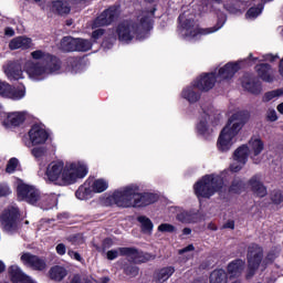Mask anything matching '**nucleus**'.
Instances as JSON below:
<instances>
[{"instance_id":"nucleus-6","label":"nucleus","mask_w":283,"mask_h":283,"mask_svg":"<svg viewBox=\"0 0 283 283\" xmlns=\"http://www.w3.org/2000/svg\"><path fill=\"white\" fill-rule=\"evenodd\" d=\"M179 22L181 23L179 34L186 41H197V39H201V36H207L218 32V30L224 25V23H221L216 27L200 29L193 20L187 19L186 13L179 15Z\"/></svg>"},{"instance_id":"nucleus-20","label":"nucleus","mask_w":283,"mask_h":283,"mask_svg":"<svg viewBox=\"0 0 283 283\" xmlns=\"http://www.w3.org/2000/svg\"><path fill=\"white\" fill-rule=\"evenodd\" d=\"M4 74L9 81H21L25 78L23 70H21V63L12 62L4 67Z\"/></svg>"},{"instance_id":"nucleus-13","label":"nucleus","mask_w":283,"mask_h":283,"mask_svg":"<svg viewBox=\"0 0 283 283\" xmlns=\"http://www.w3.org/2000/svg\"><path fill=\"white\" fill-rule=\"evenodd\" d=\"M249 156H251L249 146L242 145L237 148L233 155V163L230 165V170L234 174H237V171H240L247 165Z\"/></svg>"},{"instance_id":"nucleus-54","label":"nucleus","mask_w":283,"mask_h":283,"mask_svg":"<svg viewBox=\"0 0 283 283\" xmlns=\"http://www.w3.org/2000/svg\"><path fill=\"white\" fill-rule=\"evenodd\" d=\"M268 118L269 120H271L272 123L277 120V113L275 112V109H270L268 112Z\"/></svg>"},{"instance_id":"nucleus-58","label":"nucleus","mask_w":283,"mask_h":283,"mask_svg":"<svg viewBox=\"0 0 283 283\" xmlns=\"http://www.w3.org/2000/svg\"><path fill=\"white\" fill-rule=\"evenodd\" d=\"M193 244H190V245H188V247H186V248H184V249H181V250H179V253H187V252H189V251H193Z\"/></svg>"},{"instance_id":"nucleus-19","label":"nucleus","mask_w":283,"mask_h":283,"mask_svg":"<svg viewBox=\"0 0 283 283\" xmlns=\"http://www.w3.org/2000/svg\"><path fill=\"white\" fill-rule=\"evenodd\" d=\"M176 211L177 220L182 222V224H196L202 220V214L200 212L187 211L180 208H172Z\"/></svg>"},{"instance_id":"nucleus-35","label":"nucleus","mask_w":283,"mask_h":283,"mask_svg":"<svg viewBox=\"0 0 283 283\" xmlns=\"http://www.w3.org/2000/svg\"><path fill=\"white\" fill-rule=\"evenodd\" d=\"M250 186L252 191L255 193V196H259V198H264L266 196V187L260 182V179L258 177H253L250 180Z\"/></svg>"},{"instance_id":"nucleus-49","label":"nucleus","mask_w":283,"mask_h":283,"mask_svg":"<svg viewBox=\"0 0 283 283\" xmlns=\"http://www.w3.org/2000/svg\"><path fill=\"white\" fill-rule=\"evenodd\" d=\"M272 201L274 205H282L283 196L280 192H276L272 196Z\"/></svg>"},{"instance_id":"nucleus-41","label":"nucleus","mask_w":283,"mask_h":283,"mask_svg":"<svg viewBox=\"0 0 283 283\" xmlns=\"http://www.w3.org/2000/svg\"><path fill=\"white\" fill-rule=\"evenodd\" d=\"M138 222H140L142 231H144V233H151V231H154V223L151 222V220H149V218L139 217Z\"/></svg>"},{"instance_id":"nucleus-43","label":"nucleus","mask_w":283,"mask_h":283,"mask_svg":"<svg viewBox=\"0 0 283 283\" xmlns=\"http://www.w3.org/2000/svg\"><path fill=\"white\" fill-rule=\"evenodd\" d=\"M157 230L159 233H175L176 228L174 224L170 223H161L158 226Z\"/></svg>"},{"instance_id":"nucleus-50","label":"nucleus","mask_w":283,"mask_h":283,"mask_svg":"<svg viewBox=\"0 0 283 283\" xmlns=\"http://www.w3.org/2000/svg\"><path fill=\"white\" fill-rule=\"evenodd\" d=\"M55 251H56V253L59 254V255H65V253H66V248H65V244H63V243H59L57 245H56V248H55Z\"/></svg>"},{"instance_id":"nucleus-33","label":"nucleus","mask_w":283,"mask_h":283,"mask_svg":"<svg viewBox=\"0 0 283 283\" xmlns=\"http://www.w3.org/2000/svg\"><path fill=\"white\" fill-rule=\"evenodd\" d=\"M88 185H91L93 193H103L109 188V182L105 179L88 180Z\"/></svg>"},{"instance_id":"nucleus-7","label":"nucleus","mask_w":283,"mask_h":283,"mask_svg":"<svg viewBox=\"0 0 283 283\" xmlns=\"http://www.w3.org/2000/svg\"><path fill=\"white\" fill-rule=\"evenodd\" d=\"M193 191L199 200L211 198V196L224 191V180L220 175H206L193 185Z\"/></svg>"},{"instance_id":"nucleus-60","label":"nucleus","mask_w":283,"mask_h":283,"mask_svg":"<svg viewBox=\"0 0 283 283\" xmlns=\"http://www.w3.org/2000/svg\"><path fill=\"white\" fill-rule=\"evenodd\" d=\"M224 229H235V222H233V221H228V222L224 224Z\"/></svg>"},{"instance_id":"nucleus-16","label":"nucleus","mask_w":283,"mask_h":283,"mask_svg":"<svg viewBox=\"0 0 283 283\" xmlns=\"http://www.w3.org/2000/svg\"><path fill=\"white\" fill-rule=\"evenodd\" d=\"M17 218H19V208L11 206L6 209L1 216V224L6 231H12L17 227Z\"/></svg>"},{"instance_id":"nucleus-31","label":"nucleus","mask_w":283,"mask_h":283,"mask_svg":"<svg viewBox=\"0 0 283 283\" xmlns=\"http://www.w3.org/2000/svg\"><path fill=\"white\" fill-rule=\"evenodd\" d=\"M93 193L94 191L92 190L90 181H86L85 184L78 187V189L75 192V196L77 200H90Z\"/></svg>"},{"instance_id":"nucleus-22","label":"nucleus","mask_w":283,"mask_h":283,"mask_svg":"<svg viewBox=\"0 0 283 283\" xmlns=\"http://www.w3.org/2000/svg\"><path fill=\"white\" fill-rule=\"evenodd\" d=\"M241 85L247 90V92H250L251 94H260V92H262V85L260 84V81H258L251 74H245L242 77Z\"/></svg>"},{"instance_id":"nucleus-27","label":"nucleus","mask_w":283,"mask_h":283,"mask_svg":"<svg viewBox=\"0 0 283 283\" xmlns=\"http://www.w3.org/2000/svg\"><path fill=\"white\" fill-rule=\"evenodd\" d=\"M198 86L192 82L190 86H187L181 92V98L188 101V103H198L200 101V93H198Z\"/></svg>"},{"instance_id":"nucleus-2","label":"nucleus","mask_w":283,"mask_h":283,"mask_svg":"<svg viewBox=\"0 0 283 283\" xmlns=\"http://www.w3.org/2000/svg\"><path fill=\"white\" fill-rule=\"evenodd\" d=\"M139 187L136 184H130L120 188L112 195L102 197L101 202L104 207H147L158 201V195L151 192L138 193Z\"/></svg>"},{"instance_id":"nucleus-1","label":"nucleus","mask_w":283,"mask_h":283,"mask_svg":"<svg viewBox=\"0 0 283 283\" xmlns=\"http://www.w3.org/2000/svg\"><path fill=\"white\" fill-rule=\"evenodd\" d=\"M90 174L85 161L56 159L46 166L45 181L56 187H70L83 180Z\"/></svg>"},{"instance_id":"nucleus-62","label":"nucleus","mask_w":283,"mask_h":283,"mask_svg":"<svg viewBox=\"0 0 283 283\" xmlns=\"http://www.w3.org/2000/svg\"><path fill=\"white\" fill-rule=\"evenodd\" d=\"M182 234H184V235H191V229H190V228H185V229L182 230Z\"/></svg>"},{"instance_id":"nucleus-25","label":"nucleus","mask_w":283,"mask_h":283,"mask_svg":"<svg viewBox=\"0 0 283 283\" xmlns=\"http://www.w3.org/2000/svg\"><path fill=\"white\" fill-rule=\"evenodd\" d=\"M120 252L125 253V255L128 256V260H132V262H135V264H140L149 260V258H147L145 253L136 249L126 248V249H122Z\"/></svg>"},{"instance_id":"nucleus-53","label":"nucleus","mask_w":283,"mask_h":283,"mask_svg":"<svg viewBox=\"0 0 283 283\" xmlns=\"http://www.w3.org/2000/svg\"><path fill=\"white\" fill-rule=\"evenodd\" d=\"M108 282H109L108 276H104V277L99 279L98 281H96L94 279L86 280V283H108Z\"/></svg>"},{"instance_id":"nucleus-57","label":"nucleus","mask_w":283,"mask_h":283,"mask_svg":"<svg viewBox=\"0 0 283 283\" xmlns=\"http://www.w3.org/2000/svg\"><path fill=\"white\" fill-rule=\"evenodd\" d=\"M6 36H14V29L8 27L4 29Z\"/></svg>"},{"instance_id":"nucleus-64","label":"nucleus","mask_w":283,"mask_h":283,"mask_svg":"<svg viewBox=\"0 0 283 283\" xmlns=\"http://www.w3.org/2000/svg\"><path fill=\"white\" fill-rule=\"evenodd\" d=\"M279 72L283 76V59L281 60Z\"/></svg>"},{"instance_id":"nucleus-3","label":"nucleus","mask_w":283,"mask_h":283,"mask_svg":"<svg viewBox=\"0 0 283 283\" xmlns=\"http://www.w3.org/2000/svg\"><path fill=\"white\" fill-rule=\"evenodd\" d=\"M31 57L33 61L24 63V72L31 81H44L50 74H56L61 70V60L43 50L32 51Z\"/></svg>"},{"instance_id":"nucleus-45","label":"nucleus","mask_w":283,"mask_h":283,"mask_svg":"<svg viewBox=\"0 0 283 283\" xmlns=\"http://www.w3.org/2000/svg\"><path fill=\"white\" fill-rule=\"evenodd\" d=\"M123 249H127V248H119L117 250H109L106 253L107 260H116V258H118V255H125V253L120 251Z\"/></svg>"},{"instance_id":"nucleus-59","label":"nucleus","mask_w":283,"mask_h":283,"mask_svg":"<svg viewBox=\"0 0 283 283\" xmlns=\"http://www.w3.org/2000/svg\"><path fill=\"white\" fill-rule=\"evenodd\" d=\"M277 258V253H270V254H268V256H266V262H273V260H275Z\"/></svg>"},{"instance_id":"nucleus-23","label":"nucleus","mask_w":283,"mask_h":283,"mask_svg":"<svg viewBox=\"0 0 283 283\" xmlns=\"http://www.w3.org/2000/svg\"><path fill=\"white\" fill-rule=\"evenodd\" d=\"M20 260L22 264L30 266L31 269H35L36 271H43V269H45V261L30 253H22Z\"/></svg>"},{"instance_id":"nucleus-32","label":"nucleus","mask_w":283,"mask_h":283,"mask_svg":"<svg viewBox=\"0 0 283 283\" xmlns=\"http://www.w3.org/2000/svg\"><path fill=\"white\" fill-rule=\"evenodd\" d=\"M242 271H244V262L240 259L232 261L228 265V273L231 277H239V275H242Z\"/></svg>"},{"instance_id":"nucleus-24","label":"nucleus","mask_w":283,"mask_h":283,"mask_svg":"<svg viewBox=\"0 0 283 283\" xmlns=\"http://www.w3.org/2000/svg\"><path fill=\"white\" fill-rule=\"evenodd\" d=\"M247 147L249 148L250 156L254 163H258L255 160L256 156H260L261 151H264V142L260 137H252Z\"/></svg>"},{"instance_id":"nucleus-26","label":"nucleus","mask_w":283,"mask_h":283,"mask_svg":"<svg viewBox=\"0 0 283 283\" xmlns=\"http://www.w3.org/2000/svg\"><path fill=\"white\" fill-rule=\"evenodd\" d=\"M11 50H28L32 48V39L28 36H17L9 42Z\"/></svg>"},{"instance_id":"nucleus-61","label":"nucleus","mask_w":283,"mask_h":283,"mask_svg":"<svg viewBox=\"0 0 283 283\" xmlns=\"http://www.w3.org/2000/svg\"><path fill=\"white\" fill-rule=\"evenodd\" d=\"M277 59V55H271V54H268L264 56V61H275Z\"/></svg>"},{"instance_id":"nucleus-29","label":"nucleus","mask_w":283,"mask_h":283,"mask_svg":"<svg viewBox=\"0 0 283 283\" xmlns=\"http://www.w3.org/2000/svg\"><path fill=\"white\" fill-rule=\"evenodd\" d=\"M256 73L260 76V78H262V81H265V83H271L274 78L273 70L269 64L258 65Z\"/></svg>"},{"instance_id":"nucleus-44","label":"nucleus","mask_w":283,"mask_h":283,"mask_svg":"<svg viewBox=\"0 0 283 283\" xmlns=\"http://www.w3.org/2000/svg\"><path fill=\"white\" fill-rule=\"evenodd\" d=\"M17 167H19V159L17 158H11L7 165V174H14L17 170Z\"/></svg>"},{"instance_id":"nucleus-47","label":"nucleus","mask_w":283,"mask_h":283,"mask_svg":"<svg viewBox=\"0 0 283 283\" xmlns=\"http://www.w3.org/2000/svg\"><path fill=\"white\" fill-rule=\"evenodd\" d=\"M125 273L130 277H136V275H138V268L137 266L125 268Z\"/></svg>"},{"instance_id":"nucleus-5","label":"nucleus","mask_w":283,"mask_h":283,"mask_svg":"<svg viewBox=\"0 0 283 283\" xmlns=\"http://www.w3.org/2000/svg\"><path fill=\"white\" fill-rule=\"evenodd\" d=\"M242 129V122L238 115H232L228 124L222 128L217 140L219 151H229L238 143V134Z\"/></svg>"},{"instance_id":"nucleus-17","label":"nucleus","mask_w":283,"mask_h":283,"mask_svg":"<svg viewBox=\"0 0 283 283\" xmlns=\"http://www.w3.org/2000/svg\"><path fill=\"white\" fill-rule=\"evenodd\" d=\"M118 14H120V10L117 7H111L95 19L92 29L94 30L96 28H103V25H109L114 19L118 18Z\"/></svg>"},{"instance_id":"nucleus-15","label":"nucleus","mask_w":283,"mask_h":283,"mask_svg":"<svg viewBox=\"0 0 283 283\" xmlns=\"http://www.w3.org/2000/svg\"><path fill=\"white\" fill-rule=\"evenodd\" d=\"M29 138L32 145H45L48 138H50V133L43 124H35L29 130Z\"/></svg>"},{"instance_id":"nucleus-36","label":"nucleus","mask_w":283,"mask_h":283,"mask_svg":"<svg viewBox=\"0 0 283 283\" xmlns=\"http://www.w3.org/2000/svg\"><path fill=\"white\" fill-rule=\"evenodd\" d=\"M50 279L54 280V282H61L67 275V270L61 265H55L51 268L49 272Z\"/></svg>"},{"instance_id":"nucleus-18","label":"nucleus","mask_w":283,"mask_h":283,"mask_svg":"<svg viewBox=\"0 0 283 283\" xmlns=\"http://www.w3.org/2000/svg\"><path fill=\"white\" fill-rule=\"evenodd\" d=\"M192 83H195V87H198L201 92H209V90H213L216 83H218V77L216 73H206L200 75Z\"/></svg>"},{"instance_id":"nucleus-56","label":"nucleus","mask_w":283,"mask_h":283,"mask_svg":"<svg viewBox=\"0 0 283 283\" xmlns=\"http://www.w3.org/2000/svg\"><path fill=\"white\" fill-rule=\"evenodd\" d=\"M240 187H242V181H233V184L231 186V191L238 192V189H240Z\"/></svg>"},{"instance_id":"nucleus-48","label":"nucleus","mask_w":283,"mask_h":283,"mask_svg":"<svg viewBox=\"0 0 283 283\" xmlns=\"http://www.w3.org/2000/svg\"><path fill=\"white\" fill-rule=\"evenodd\" d=\"M10 193H12L10 187L6 185H0V198H2V196H10Z\"/></svg>"},{"instance_id":"nucleus-52","label":"nucleus","mask_w":283,"mask_h":283,"mask_svg":"<svg viewBox=\"0 0 283 283\" xmlns=\"http://www.w3.org/2000/svg\"><path fill=\"white\" fill-rule=\"evenodd\" d=\"M67 254L70 255V258H72L73 260H76L77 262L83 261V258H81V254H78V252H74V251L70 250L67 252Z\"/></svg>"},{"instance_id":"nucleus-63","label":"nucleus","mask_w":283,"mask_h":283,"mask_svg":"<svg viewBox=\"0 0 283 283\" xmlns=\"http://www.w3.org/2000/svg\"><path fill=\"white\" fill-rule=\"evenodd\" d=\"M277 112H279L280 114H283V103H281V104L277 105Z\"/></svg>"},{"instance_id":"nucleus-40","label":"nucleus","mask_w":283,"mask_h":283,"mask_svg":"<svg viewBox=\"0 0 283 283\" xmlns=\"http://www.w3.org/2000/svg\"><path fill=\"white\" fill-rule=\"evenodd\" d=\"M263 8H264L263 3H259L258 7L250 8L245 14V19H249V20L258 19V17L262 14Z\"/></svg>"},{"instance_id":"nucleus-12","label":"nucleus","mask_w":283,"mask_h":283,"mask_svg":"<svg viewBox=\"0 0 283 283\" xmlns=\"http://www.w3.org/2000/svg\"><path fill=\"white\" fill-rule=\"evenodd\" d=\"M0 96L10 101H21V98H25V86L14 87L8 82L0 81Z\"/></svg>"},{"instance_id":"nucleus-8","label":"nucleus","mask_w":283,"mask_h":283,"mask_svg":"<svg viewBox=\"0 0 283 283\" xmlns=\"http://www.w3.org/2000/svg\"><path fill=\"white\" fill-rule=\"evenodd\" d=\"M216 120H220V116L213 106H205L199 116V122L196 126V132L198 136L201 138H211L213 135V127L211 124L216 123Z\"/></svg>"},{"instance_id":"nucleus-46","label":"nucleus","mask_w":283,"mask_h":283,"mask_svg":"<svg viewBox=\"0 0 283 283\" xmlns=\"http://www.w3.org/2000/svg\"><path fill=\"white\" fill-rule=\"evenodd\" d=\"M48 149H45V147L41 146V147H34L31 150L32 156H34V158H43V156H45Z\"/></svg>"},{"instance_id":"nucleus-10","label":"nucleus","mask_w":283,"mask_h":283,"mask_svg":"<svg viewBox=\"0 0 283 283\" xmlns=\"http://www.w3.org/2000/svg\"><path fill=\"white\" fill-rule=\"evenodd\" d=\"M18 200L28 202L29 205H39L41 192L36 187L27 184H20L17 189Z\"/></svg>"},{"instance_id":"nucleus-4","label":"nucleus","mask_w":283,"mask_h":283,"mask_svg":"<svg viewBox=\"0 0 283 283\" xmlns=\"http://www.w3.org/2000/svg\"><path fill=\"white\" fill-rule=\"evenodd\" d=\"M139 23L134 25L129 21L122 22L116 30L120 43H130L134 39L143 41L151 30V18L144 14L138 18Z\"/></svg>"},{"instance_id":"nucleus-9","label":"nucleus","mask_w":283,"mask_h":283,"mask_svg":"<svg viewBox=\"0 0 283 283\" xmlns=\"http://www.w3.org/2000/svg\"><path fill=\"white\" fill-rule=\"evenodd\" d=\"M25 118H28V112H0V124L6 129H14L17 127H21L23 123H25Z\"/></svg>"},{"instance_id":"nucleus-37","label":"nucleus","mask_w":283,"mask_h":283,"mask_svg":"<svg viewBox=\"0 0 283 283\" xmlns=\"http://www.w3.org/2000/svg\"><path fill=\"white\" fill-rule=\"evenodd\" d=\"M228 276L227 272L222 269L214 270L210 274V283H227Z\"/></svg>"},{"instance_id":"nucleus-30","label":"nucleus","mask_w":283,"mask_h":283,"mask_svg":"<svg viewBox=\"0 0 283 283\" xmlns=\"http://www.w3.org/2000/svg\"><path fill=\"white\" fill-rule=\"evenodd\" d=\"M57 202L59 197L56 195H40L38 205H40L43 209H52L56 207Z\"/></svg>"},{"instance_id":"nucleus-21","label":"nucleus","mask_w":283,"mask_h":283,"mask_svg":"<svg viewBox=\"0 0 283 283\" xmlns=\"http://www.w3.org/2000/svg\"><path fill=\"white\" fill-rule=\"evenodd\" d=\"M9 277L13 283H35L30 276L25 275L21 268L18 265H11L8 270Z\"/></svg>"},{"instance_id":"nucleus-14","label":"nucleus","mask_w":283,"mask_h":283,"mask_svg":"<svg viewBox=\"0 0 283 283\" xmlns=\"http://www.w3.org/2000/svg\"><path fill=\"white\" fill-rule=\"evenodd\" d=\"M244 62H229L226 65L221 66L216 73L218 83H222V81H231L232 76H235V73L242 67Z\"/></svg>"},{"instance_id":"nucleus-42","label":"nucleus","mask_w":283,"mask_h":283,"mask_svg":"<svg viewBox=\"0 0 283 283\" xmlns=\"http://www.w3.org/2000/svg\"><path fill=\"white\" fill-rule=\"evenodd\" d=\"M280 96H283V88H279V90L265 93L263 96V102L269 103L270 101H275L280 98Z\"/></svg>"},{"instance_id":"nucleus-34","label":"nucleus","mask_w":283,"mask_h":283,"mask_svg":"<svg viewBox=\"0 0 283 283\" xmlns=\"http://www.w3.org/2000/svg\"><path fill=\"white\" fill-rule=\"evenodd\" d=\"M60 50L63 52H77L76 39L72 36H65L60 42Z\"/></svg>"},{"instance_id":"nucleus-38","label":"nucleus","mask_w":283,"mask_h":283,"mask_svg":"<svg viewBox=\"0 0 283 283\" xmlns=\"http://www.w3.org/2000/svg\"><path fill=\"white\" fill-rule=\"evenodd\" d=\"M51 10L57 14H67L70 13V4L64 3L63 1H53L51 4Z\"/></svg>"},{"instance_id":"nucleus-51","label":"nucleus","mask_w":283,"mask_h":283,"mask_svg":"<svg viewBox=\"0 0 283 283\" xmlns=\"http://www.w3.org/2000/svg\"><path fill=\"white\" fill-rule=\"evenodd\" d=\"M103 34H105V31L103 29H97V30L93 31L92 39L94 41H96V40H98V38L103 36Z\"/></svg>"},{"instance_id":"nucleus-39","label":"nucleus","mask_w":283,"mask_h":283,"mask_svg":"<svg viewBox=\"0 0 283 283\" xmlns=\"http://www.w3.org/2000/svg\"><path fill=\"white\" fill-rule=\"evenodd\" d=\"M75 48L77 52H87L92 50V42L90 40L77 38L75 39Z\"/></svg>"},{"instance_id":"nucleus-55","label":"nucleus","mask_w":283,"mask_h":283,"mask_svg":"<svg viewBox=\"0 0 283 283\" xmlns=\"http://www.w3.org/2000/svg\"><path fill=\"white\" fill-rule=\"evenodd\" d=\"M71 282L70 283H83L81 280V276L78 274H74L70 277Z\"/></svg>"},{"instance_id":"nucleus-28","label":"nucleus","mask_w":283,"mask_h":283,"mask_svg":"<svg viewBox=\"0 0 283 283\" xmlns=\"http://www.w3.org/2000/svg\"><path fill=\"white\" fill-rule=\"evenodd\" d=\"M176 273V269L174 266H166L158 270L154 274V282L155 283H165L169 277H171Z\"/></svg>"},{"instance_id":"nucleus-11","label":"nucleus","mask_w":283,"mask_h":283,"mask_svg":"<svg viewBox=\"0 0 283 283\" xmlns=\"http://www.w3.org/2000/svg\"><path fill=\"white\" fill-rule=\"evenodd\" d=\"M262 262V248L258 244H251L248 250V273L247 279L251 280Z\"/></svg>"}]
</instances>
